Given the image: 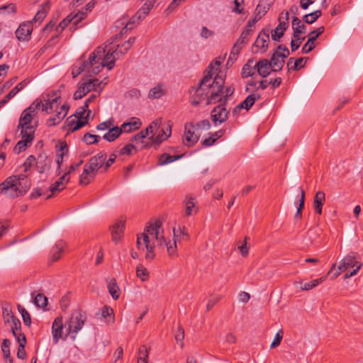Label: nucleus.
Masks as SVG:
<instances>
[{
  "mask_svg": "<svg viewBox=\"0 0 363 363\" xmlns=\"http://www.w3.org/2000/svg\"><path fill=\"white\" fill-rule=\"evenodd\" d=\"M178 235L174 230V244L172 245L169 242H167L164 236V230L162 223L160 220H156L153 223H149L145 228L144 232L137 235V248L138 250H147L145 259L147 261H152L155 257V248L157 247H166L169 256L177 255V242Z\"/></svg>",
  "mask_w": 363,
  "mask_h": 363,
  "instance_id": "f257e3e1",
  "label": "nucleus"
},
{
  "mask_svg": "<svg viewBox=\"0 0 363 363\" xmlns=\"http://www.w3.org/2000/svg\"><path fill=\"white\" fill-rule=\"evenodd\" d=\"M27 175L21 174L9 177L0 184V194H4L9 198H16L23 195L30 188L31 183L27 179Z\"/></svg>",
  "mask_w": 363,
  "mask_h": 363,
  "instance_id": "f03ea898",
  "label": "nucleus"
},
{
  "mask_svg": "<svg viewBox=\"0 0 363 363\" xmlns=\"http://www.w3.org/2000/svg\"><path fill=\"white\" fill-rule=\"evenodd\" d=\"M106 160V154L102 152L91 157L84 167L83 172L80 175L79 184L81 185H88L94 179L97 171L101 168L104 169Z\"/></svg>",
  "mask_w": 363,
  "mask_h": 363,
  "instance_id": "7ed1b4c3",
  "label": "nucleus"
},
{
  "mask_svg": "<svg viewBox=\"0 0 363 363\" xmlns=\"http://www.w3.org/2000/svg\"><path fill=\"white\" fill-rule=\"evenodd\" d=\"M99 49L102 50L103 52L100 57L96 56L93 69L89 71L90 74H98L104 67L111 70L115 65L116 57H118V51L115 48H109L106 53V48L101 46L98 47L94 51Z\"/></svg>",
  "mask_w": 363,
  "mask_h": 363,
  "instance_id": "20e7f679",
  "label": "nucleus"
},
{
  "mask_svg": "<svg viewBox=\"0 0 363 363\" xmlns=\"http://www.w3.org/2000/svg\"><path fill=\"white\" fill-rule=\"evenodd\" d=\"M211 128V123L208 120L205 119L194 124L187 123L184 125V133L182 137L183 143L186 146L191 147L196 144L200 138L199 130H208Z\"/></svg>",
  "mask_w": 363,
  "mask_h": 363,
  "instance_id": "39448f33",
  "label": "nucleus"
},
{
  "mask_svg": "<svg viewBox=\"0 0 363 363\" xmlns=\"http://www.w3.org/2000/svg\"><path fill=\"white\" fill-rule=\"evenodd\" d=\"M86 319V314L82 311L78 310L73 312L67 323V334L65 335L64 340L67 339L68 335H70L71 338L74 340L77 334L84 325Z\"/></svg>",
  "mask_w": 363,
  "mask_h": 363,
  "instance_id": "423d86ee",
  "label": "nucleus"
},
{
  "mask_svg": "<svg viewBox=\"0 0 363 363\" xmlns=\"http://www.w3.org/2000/svg\"><path fill=\"white\" fill-rule=\"evenodd\" d=\"M224 79L219 75L215 77L213 81L210 82L208 87V96L207 98V104H216L222 101L220 94L223 89Z\"/></svg>",
  "mask_w": 363,
  "mask_h": 363,
  "instance_id": "0eeeda50",
  "label": "nucleus"
},
{
  "mask_svg": "<svg viewBox=\"0 0 363 363\" xmlns=\"http://www.w3.org/2000/svg\"><path fill=\"white\" fill-rule=\"evenodd\" d=\"M41 100L36 99L33 104L22 113L19 118L18 129L20 128L32 127L30 123L37 113V110L40 108Z\"/></svg>",
  "mask_w": 363,
  "mask_h": 363,
  "instance_id": "6e6552de",
  "label": "nucleus"
},
{
  "mask_svg": "<svg viewBox=\"0 0 363 363\" xmlns=\"http://www.w3.org/2000/svg\"><path fill=\"white\" fill-rule=\"evenodd\" d=\"M101 81L98 79H93L79 83L77 90L74 94L73 98L74 100L81 99L91 91H97L98 88L101 86Z\"/></svg>",
  "mask_w": 363,
  "mask_h": 363,
  "instance_id": "1a4fd4ad",
  "label": "nucleus"
},
{
  "mask_svg": "<svg viewBox=\"0 0 363 363\" xmlns=\"http://www.w3.org/2000/svg\"><path fill=\"white\" fill-rule=\"evenodd\" d=\"M289 12H282L279 17V23L276 28L272 30V38L273 40L279 42L284 36V32L289 26Z\"/></svg>",
  "mask_w": 363,
  "mask_h": 363,
  "instance_id": "9d476101",
  "label": "nucleus"
},
{
  "mask_svg": "<svg viewBox=\"0 0 363 363\" xmlns=\"http://www.w3.org/2000/svg\"><path fill=\"white\" fill-rule=\"evenodd\" d=\"M102 50L101 49H99L98 50L96 51H94L92 52L89 57V60L87 61H84L81 66L79 67H75L73 69H72V74H73V77H77L78 75H79L82 72L85 71V70H87V72L89 73V71L90 70H92L93 69V67L94 65V62H95V59L96 57H97V55L98 56L100 57L101 55V53H102Z\"/></svg>",
  "mask_w": 363,
  "mask_h": 363,
  "instance_id": "9b49d317",
  "label": "nucleus"
},
{
  "mask_svg": "<svg viewBox=\"0 0 363 363\" xmlns=\"http://www.w3.org/2000/svg\"><path fill=\"white\" fill-rule=\"evenodd\" d=\"M269 42V31L262 30L258 35L255 42L252 45V52L255 53H264L267 50Z\"/></svg>",
  "mask_w": 363,
  "mask_h": 363,
  "instance_id": "f8f14e48",
  "label": "nucleus"
},
{
  "mask_svg": "<svg viewBox=\"0 0 363 363\" xmlns=\"http://www.w3.org/2000/svg\"><path fill=\"white\" fill-rule=\"evenodd\" d=\"M358 255L356 252H352L346 255L340 262L338 265V269L346 271L349 268L357 269L358 265H360V268L362 266V263L357 260Z\"/></svg>",
  "mask_w": 363,
  "mask_h": 363,
  "instance_id": "ddd939ff",
  "label": "nucleus"
},
{
  "mask_svg": "<svg viewBox=\"0 0 363 363\" xmlns=\"http://www.w3.org/2000/svg\"><path fill=\"white\" fill-rule=\"evenodd\" d=\"M208 84H206L203 82H200L199 87H197L194 94L191 96V104L194 106H196L201 104V102L206 98L208 96Z\"/></svg>",
  "mask_w": 363,
  "mask_h": 363,
  "instance_id": "4468645a",
  "label": "nucleus"
},
{
  "mask_svg": "<svg viewBox=\"0 0 363 363\" xmlns=\"http://www.w3.org/2000/svg\"><path fill=\"white\" fill-rule=\"evenodd\" d=\"M325 30L323 26H320L315 30H312L308 35V40L304 44L301 49V52L303 54H307L312 51L315 48V41Z\"/></svg>",
  "mask_w": 363,
  "mask_h": 363,
  "instance_id": "2eb2a0df",
  "label": "nucleus"
},
{
  "mask_svg": "<svg viewBox=\"0 0 363 363\" xmlns=\"http://www.w3.org/2000/svg\"><path fill=\"white\" fill-rule=\"evenodd\" d=\"M229 112L226 110L225 104H221L215 107L211 113V116L213 122L216 124L217 123H222L225 122Z\"/></svg>",
  "mask_w": 363,
  "mask_h": 363,
  "instance_id": "dca6fc26",
  "label": "nucleus"
},
{
  "mask_svg": "<svg viewBox=\"0 0 363 363\" xmlns=\"http://www.w3.org/2000/svg\"><path fill=\"white\" fill-rule=\"evenodd\" d=\"M63 328L64 325L62 317H57L54 320L52 325V340L54 344H57L60 338L64 340L65 337H63Z\"/></svg>",
  "mask_w": 363,
  "mask_h": 363,
  "instance_id": "f3484780",
  "label": "nucleus"
},
{
  "mask_svg": "<svg viewBox=\"0 0 363 363\" xmlns=\"http://www.w3.org/2000/svg\"><path fill=\"white\" fill-rule=\"evenodd\" d=\"M51 161L45 152L40 153L35 162V168L40 174L44 173L50 167Z\"/></svg>",
  "mask_w": 363,
  "mask_h": 363,
  "instance_id": "a211bd4d",
  "label": "nucleus"
},
{
  "mask_svg": "<svg viewBox=\"0 0 363 363\" xmlns=\"http://www.w3.org/2000/svg\"><path fill=\"white\" fill-rule=\"evenodd\" d=\"M65 123L64 128H66L68 133H73L87 124V120H78L72 116L67 118Z\"/></svg>",
  "mask_w": 363,
  "mask_h": 363,
  "instance_id": "6ab92c4d",
  "label": "nucleus"
},
{
  "mask_svg": "<svg viewBox=\"0 0 363 363\" xmlns=\"http://www.w3.org/2000/svg\"><path fill=\"white\" fill-rule=\"evenodd\" d=\"M33 26L30 22L21 23L16 30V36L18 40H28L32 33Z\"/></svg>",
  "mask_w": 363,
  "mask_h": 363,
  "instance_id": "aec40b11",
  "label": "nucleus"
},
{
  "mask_svg": "<svg viewBox=\"0 0 363 363\" xmlns=\"http://www.w3.org/2000/svg\"><path fill=\"white\" fill-rule=\"evenodd\" d=\"M257 73L262 77H268L272 72V66L269 63V60L262 59L255 64Z\"/></svg>",
  "mask_w": 363,
  "mask_h": 363,
  "instance_id": "412c9836",
  "label": "nucleus"
},
{
  "mask_svg": "<svg viewBox=\"0 0 363 363\" xmlns=\"http://www.w3.org/2000/svg\"><path fill=\"white\" fill-rule=\"evenodd\" d=\"M272 4V0H259L254 12L255 14H257V18H262L267 13Z\"/></svg>",
  "mask_w": 363,
  "mask_h": 363,
  "instance_id": "4be33fe9",
  "label": "nucleus"
},
{
  "mask_svg": "<svg viewBox=\"0 0 363 363\" xmlns=\"http://www.w3.org/2000/svg\"><path fill=\"white\" fill-rule=\"evenodd\" d=\"M325 201V194L323 191H318L313 199V206L316 213L322 214V208Z\"/></svg>",
  "mask_w": 363,
  "mask_h": 363,
  "instance_id": "5701e85b",
  "label": "nucleus"
},
{
  "mask_svg": "<svg viewBox=\"0 0 363 363\" xmlns=\"http://www.w3.org/2000/svg\"><path fill=\"white\" fill-rule=\"evenodd\" d=\"M269 62L272 66L273 72L281 71L285 62V61L284 60H281V57L279 55L278 50H275L273 52L271 59L269 60Z\"/></svg>",
  "mask_w": 363,
  "mask_h": 363,
  "instance_id": "b1692460",
  "label": "nucleus"
},
{
  "mask_svg": "<svg viewBox=\"0 0 363 363\" xmlns=\"http://www.w3.org/2000/svg\"><path fill=\"white\" fill-rule=\"evenodd\" d=\"M325 277H322L319 279L312 280L311 281L307 283H303V281H296L294 285L296 287H299L302 291H308L323 282L325 279Z\"/></svg>",
  "mask_w": 363,
  "mask_h": 363,
  "instance_id": "393cba45",
  "label": "nucleus"
},
{
  "mask_svg": "<svg viewBox=\"0 0 363 363\" xmlns=\"http://www.w3.org/2000/svg\"><path fill=\"white\" fill-rule=\"evenodd\" d=\"M159 128L160 123L157 121H153L145 130L140 131V133L143 135V138H145L149 137V140H150V143H152L154 135L159 130Z\"/></svg>",
  "mask_w": 363,
  "mask_h": 363,
  "instance_id": "a878e982",
  "label": "nucleus"
},
{
  "mask_svg": "<svg viewBox=\"0 0 363 363\" xmlns=\"http://www.w3.org/2000/svg\"><path fill=\"white\" fill-rule=\"evenodd\" d=\"M61 101L60 96H55L54 98H50L49 95H48V99H45V104H42L40 105V108L43 111L48 112L54 108V106H59Z\"/></svg>",
  "mask_w": 363,
  "mask_h": 363,
  "instance_id": "bb28decb",
  "label": "nucleus"
},
{
  "mask_svg": "<svg viewBox=\"0 0 363 363\" xmlns=\"http://www.w3.org/2000/svg\"><path fill=\"white\" fill-rule=\"evenodd\" d=\"M155 3V0H147L135 14V17H137L138 20L145 18L153 7Z\"/></svg>",
  "mask_w": 363,
  "mask_h": 363,
  "instance_id": "cd10ccee",
  "label": "nucleus"
},
{
  "mask_svg": "<svg viewBox=\"0 0 363 363\" xmlns=\"http://www.w3.org/2000/svg\"><path fill=\"white\" fill-rule=\"evenodd\" d=\"M292 28L294 30V37H298L301 34H304L306 33V26L301 23V21L296 16L293 17Z\"/></svg>",
  "mask_w": 363,
  "mask_h": 363,
  "instance_id": "c85d7f7f",
  "label": "nucleus"
},
{
  "mask_svg": "<svg viewBox=\"0 0 363 363\" xmlns=\"http://www.w3.org/2000/svg\"><path fill=\"white\" fill-rule=\"evenodd\" d=\"M124 228L125 223L123 221H119L113 226L111 234L113 240L115 242H118L121 240Z\"/></svg>",
  "mask_w": 363,
  "mask_h": 363,
  "instance_id": "c756f323",
  "label": "nucleus"
},
{
  "mask_svg": "<svg viewBox=\"0 0 363 363\" xmlns=\"http://www.w3.org/2000/svg\"><path fill=\"white\" fill-rule=\"evenodd\" d=\"M86 17V13L83 11H79L75 14L70 13L66 18L70 20V23L73 21L71 29L75 30L78 28V24Z\"/></svg>",
  "mask_w": 363,
  "mask_h": 363,
  "instance_id": "7c9ffc66",
  "label": "nucleus"
},
{
  "mask_svg": "<svg viewBox=\"0 0 363 363\" xmlns=\"http://www.w3.org/2000/svg\"><path fill=\"white\" fill-rule=\"evenodd\" d=\"M107 288L111 297L117 300L120 296V289L114 278L107 280Z\"/></svg>",
  "mask_w": 363,
  "mask_h": 363,
  "instance_id": "2f4dec72",
  "label": "nucleus"
},
{
  "mask_svg": "<svg viewBox=\"0 0 363 363\" xmlns=\"http://www.w3.org/2000/svg\"><path fill=\"white\" fill-rule=\"evenodd\" d=\"M121 133V128H119L118 126H113L103 135V138L108 142H113L116 140Z\"/></svg>",
  "mask_w": 363,
  "mask_h": 363,
  "instance_id": "473e14b6",
  "label": "nucleus"
},
{
  "mask_svg": "<svg viewBox=\"0 0 363 363\" xmlns=\"http://www.w3.org/2000/svg\"><path fill=\"white\" fill-rule=\"evenodd\" d=\"M65 247V243L62 241H58L51 250L50 259L52 262H55L60 258L61 253Z\"/></svg>",
  "mask_w": 363,
  "mask_h": 363,
  "instance_id": "72a5a7b5",
  "label": "nucleus"
},
{
  "mask_svg": "<svg viewBox=\"0 0 363 363\" xmlns=\"http://www.w3.org/2000/svg\"><path fill=\"white\" fill-rule=\"evenodd\" d=\"M253 60H249L246 64L244 65L242 69L241 75L242 78H247L252 77L255 74V69H256L255 65L253 66Z\"/></svg>",
  "mask_w": 363,
  "mask_h": 363,
  "instance_id": "f704fd0d",
  "label": "nucleus"
},
{
  "mask_svg": "<svg viewBox=\"0 0 363 363\" xmlns=\"http://www.w3.org/2000/svg\"><path fill=\"white\" fill-rule=\"evenodd\" d=\"M50 4L49 1H47L45 4H43L41 6V9L35 15L34 18H33V21L35 23L41 22L48 13L50 9Z\"/></svg>",
  "mask_w": 363,
  "mask_h": 363,
  "instance_id": "c9c22d12",
  "label": "nucleus"
},
{
  "mask_svg": "<svg viewBox=\"0 0 363 363\" xmlns=\"http://www.w3.org/2000/svg\"><path fill=\"white\" fill-rule=\"evenodd\" d=\"M260 97L258 94H250L240 105L242 108L248 111L254 105L256 100H259Z\"/></svg>",
  "mask_w": 363,
  "mask_h": 363,
  "instance_id": "e433bc0d",
  "label": "nucleus"
},
{
  "mask_svg": "<svg viewBox=\"0 0 363 363\" xmlns=\"http://www.w3.org/2000/svg\"><path fill=\"white\" fill-rule=\"evenodd\" d=\"M195 199L192 196H186L184 201L185 216L189 217L194 213V208L195 206Z\"/></svg>",
  "mask_w": 363,
  "mask_h": 363,
  "instance_id": "4c0bfd02",
  "label": "nucleus"
},
{
  "mask_svg": "<svg viewBox=\"0 0 363 363\" xmlns=\"http://www.w3.org/2000/svg\"><path fill=\"white\" fill-rule=\"evenodd\" d=\"M133 150H135V152L138 151L134 145L129 143L121 148H118V147L116 148L115 150V152L118 156H123V155L130 156L132 155V152Z\"/></svg>",
  "mask_w": 363,
  "mask_h": 363,
  "instance_id": "58836bf2",
  "label": "nucleus"
},
{
  "mask_svg": "<svg viewBox=\"0 0 363 363\" xmlns=\"http://www.w3.org/2000/svg\"><path fill=\"white\" fill-rule=\"evenodd\" d=\"M298 191L301 193V199L299 200V204H298V207L297 208V211L294 216V218L296 220H299L302 218V210L304 208L305 196H306L305 191L301 187H298Z\"/></svg>",
  "mask_w": 363,
  "mask_h": 363,
  "instance_id": "ea45409f",
  "label": "nucleus"
},
{
  "mask_svg": "<svg viewBox=\"0 0 363 363\" xmlns=\"http://www.w3.org/2000/svg\"><path fill=\"white\" fill-rule=\"evenodd\" d=\"M182 155L172 156V155H169V154L164 153L160 156L159 160H158V164L159 165H165V164L171 163L174 161L179 160L180 158H182Z\"/></svg>",
  "mask_w": 363,
  "mask_h": 363,
  "instance_id": "a19ab883",
  "label": "nucleus"
},
{
  "mask_svg": "<svg viewBox=\"0 0 363 363\" xmlns=\"http://www.w3.org/2000/svg\"><path fill=\"white\" fill-rule=\"evenodd\" d=\"M171 135V128L169 129V133H167L164 129L160 130L159 133L156 137L154 136L152 141L151 143L152 145H159L162 142L167 140Z\"/></svg>",
  "mask_w": 363,
  "mask_h": 363,
  "instance_id": "79ce46f5",
  "label": "nucleus"
},
{
  "mask_svg": "<svg viewBox=\"0 0 363 363\" xmlns=\"http://www.w3.org/2000/svg\"><path fill=\"white\" fill-rule=\"evenodd\" d=\"M91 113V111L88 109V107H84V105L77 108L75 113L73 116H74L78 120H85L88 121V118Z\"/></svg>",
  "mask_w": 363,
  "mask_h": 363,
  "instance_id": "37998d69",
  "label": "nucleus"
},
{
  "mask_svg": "<svg viewBox=\"0 0 363 363\" xmlns=\"http://www.w3.org/2000/svg\"><path fill=\"white\" fill-rule=\"evenodd\" d=\"M145 138H143V135L140 132L135 135L133 138H131V142H135L138 144H140V148H150L152 145L150 142H145Z\"/></svg>",
  "mask_w": 363,
  "mask_h": 363,
  "instance_id": "c03bdc74",
  "label": "nucleus"
},
{
  "mask_svg": "<svg viewBox=\"0 0 363 363\" xmlns=\"http://www.w3.org/2000/svg\"><path fill=\"white\" fill-rule=\"evenodd\" d=\"M149 350L146 345H141L138 350V363H147Z\"/></svg>",
  "mask_w": 363,
  "mask_h": 363,
  "instance_id": "a18cd8bd",
  "label": "nucleus"
},
{
  "mask_svg": "<svg viewBox=\"0 0 363 363\" xmlns=\"http://www.w3.org/2000/svg\"><path fill=\"white\" fill-rule=\"evenodd\" d=\"M136 276L142 281H146L150 277V274L147 269L143 264H138L136 267Z\"/></svg>",
  "mask_w": 363,
  "mask_h": 363,
  "instance_id": "49530a36",
  "label": "nucleus"
},
{
  "mask_svg": "<svg viewBox=\"0 0 363 363\" xmlns=\"http://www.w3.org/2000/svg\"><path fill=\"white\" fill-rule=\"evenodd\" d=\"M66 116V113H62V111H58L57 114L48 119L47 125L49 127L56 125L59 124L62 119Z\"/></svg>",
  "mask_w": 363,
  "mask_h": 363,
  "instance_id": "de8ad7c7",
  "label": "nucleus"
},
{
  "mask_svg": "<svg viewBox=\"0 0 363 363\" xmlns=\"http://www.w3.org/2000/svg\"><path fill=\"white\" fill-rule=\"evenodd\" d=\"M214 69L215 67L213 62H211L206 69L204 72V76L201 82L209 85L210 82H211V79L213 74Z\"/></svg>",
  "mask_w": 363,
  "mask_h": 363,
  "instance_id": "09e8293b",
  "label": "nucleus"
},
{
  "mask_svg": "<svg viewBox=\"0 0 363 363\" xmlns=\"http://www.w3.org/2000/svg\"><path fill=\"white\" fill-rule=\"evenodd\" d=\"M322 15L320 10H316L303 16V21L308 24L313 23Z\"/></svg>",
  "mask_w": 363,
  "mask_h": 363,
  "instance_id": "8fccbe9b",
  "label": "nucleus"
},
{
  "mask_svg": "<svg viewBox=\"0 0 363 363\" xmlns=\"http://www.w3.org/2000/svg\"><path fill=\"white\" fill-rule=\"evenodd\" d=\"M10 345L11 342L8 339H4L1 345V350L5 359H9L8 363H13V359L10 357Z\"/></svg>",
  "mask_w": 363,
  "mask_h": 363,
  "instance_id": "3c124183",
  "label": "nucleus"
},
{
  "mask_svg": "<svg viewBox=\"0 0 363 363\" xmlns=\"http://www.w3.org/2000/svg\"><path fill=\"white\" fill-rule=\"evenodd\" d=\"M320 230L318 228H313L308 230L307 233V238L309 240V244L313 245L316 242L317 238L320 235Z\"/></svg>",
  "mask_w": 363,
  "mask_h": 363,
  "instance_id": "603ef678",
  "label": "nucleus"
},
{
  "mask_svg": "<svg viewBox=\"0 0 363 363\" xmlns=\"http://www.w3.org/2000/svg\"><path fill=\"white\" fill-rule=\"evenodd\" d=\"M101 315L104 318H108V323H113L114 321L113 310L107 306H105L101 309Z\"/></svg>",
  "mask_w": 363,
  "mask_h": 363,
  "instance_id": "864d4df0",
  "label": "nucleus"
},
{
  "mask_svg": "<svg viewBox=\"0 0 363 363\" xmlns=\"http://www.w3.org/2000/svg\"><path fill=\"white\" fill-rule=\"evenodd\" d=\"M18 309L22 316L24 324L26 326L30 327L31 325V318L30 313L25 308L20 305L18 306Z\"/></svg>",
  "mask_w": 363,
  "mask_h": 363,
  "instance_id": "5fc2aeb1",
  "label": "nucleus"
},
{
  "mask_svg": "<svg viewBox=\"0 0 363 363\" xmlns=\"http://www.w3.org/2000/svg\"><path fill=\"white\" fill-rule=\"evenodd\" d=\"M164 94V91L161 86L157 85L150 90L148 97L150 99H159Z\"/></svg>",
  "mask_w": 363,
  "mask_h": 363,
  "instance_id": "6e6d98bb",
  "label": "nucleus"
},
{
  "mask_svg": "<svg viewBox=\"0 0 363 363\" xmlns=\"http://www.w3.org/2000/svg\"><path fill=\"white\" fill-rule=\"evenodd\" d=\"M35 305L38 308H44L48 305V298L42 294H37L33 299Z\"/></svg>",
  "mask_w": 363,
  "mask_h": 363,
  "instance_id": "4d7b16f0",
  "label": "nucleus"
},
{
  "mask_svg": "<svg viewBox=\"0 0 363 363\" xmlns=\"http://www.w3.org/2000/svg\"><path fill=\"white\" fill-rule=\"evenodd\" d=\"M252 33V28H247L245 30H243L242 32L240 38L238 39L236 43L239 44L241 46L246 44L249 40L248 37Z\"/></svg>",
  "mask_w": 363,
  "mask_h": 363,
  "instance_id": "13d9d810",
  "label": "nucleus"
},
{
  "mask_svg": "<svg viewBox=\"0 0 363 363\" xmlns=\"http://www.w3.org/2000/svg\"><path fill=\"white\" fill-rule=\"evenodd\" d=\"M65 188V185H64L63 184H61L60 182H59L58 181H56L53 184H52L50 186V191L52 193V194L49 195L47 196V199H50L52 195H54L55 193H58V192H60L61 191H62Z\"/></svg>",
  "mask_w": 363,
  "mask_h": 363,
  "instance_id": "bf43d9fd",
  "label": "nucleus"
},
{
  "mask_svg": "<svg viewBox=\"0 0 363 363\" xmlns=\"http://www.w3.org/2000/svg\"><path fill=\"white\" fill-rule=\"evenodd\" d=\"M100 140V137L96 135H93L89 133H86L84 135L82 140L87 145L96 144Z\"/></svg>",
  "mask_w": 363,
  "mask_h": 363,
  "instance_id": "052dcab7",
  "label": "nucleus"
},
{
  "mask_svg": "<svg viewBox=\"0 0 363 363\" xmlns=\"http://www.w3.org/2000/svg\"><path fill=\"white\" fill-rule=\"evenodd\" d=\"M11 318L12 321L11 332L13 336H16L17 333L21 332V323L19 319L13 315H11Z\"/></svg>",
  "mask_w": 363,
  "mask_h": 363,
  "instance_id": "680f3d73",
  "label": "nucleus"
},
{
  "mask_svg": "<svg viewBox=\"0 0 363 363\" xmlns=\"http://www.w3.org/2000/svg\"><path fill=\"white\" fill-rule=\"evenodd\" d=\"M21 129V135L23 138H26L29 140H34L35 129L33 127L20 128Z\"/></svg>",
  "mask_w": 363,
  "mask_h": 363,
  "instance_id": "e2e57ef3",
  "label": "nucleus"
},
{
  "mask_svg": "<svg viewBox=\"0 0 363 363\" xmlns=\"http://www.w3.org/2000/svg\"><path fill=\"white\" fill-rule=\"evenodd\" d=\"M18 94L17 88H13L10 92L6 94L4 98L0 101V108L6 104L9 100L14 97Z\"/></svg>",
  "mask_w": 363,
  "mask_h": 363,
  "instance_id": "0e129e2a",
  "label": "nucleus"
},
{
  "mask_svg": "<svg viewBox=\"0 0 363 363\" xmlns=\"http://www.w3.org/2000/svg\"><path fill=\"white\" fill-rule=\"evenodd\" d=\"M35 160L36 157L34 155H30L27 157L23 164L25 172H27L30 169V167L35 164Z\"/></svg>",
  "mask_w": 363,
  "mask_h": 363,
  "instance_id": "69168bd1",
  "label": "nucleus"
},
{
  "mask_svg": "<svg viewBox=\"0 0 363 363\" xmlns=\"http://www.w3.org/2000/svg\"><path fill=\"white\" fill-rule=\"evenodd\" d=\"M282 338H283V331H282V330H279L275 335L274 340L272 342L271 346H270L271 348H274V347H278L280 345Z\"/></svg>",
  "mask_w": 363,
  "mask_h": 363,
  "instance_id": "338daca9",
  "label": "nucleus"
},
{
  "mask_svg": "<svg viewBox=\"0 0 363 363\" xmlns=\"http://www.w3.org/2000/svg\"><path fill=\"white\" fill-rule=\"evenodd\" d=\"M295 40H291V49L292 52L296 51L298 49L302 42L304 40L305 38H301L300 35L298 37H294Z\"/></svg>",
  "mask_w": 363,
  "mask_h": 363,
  "instance_id": "774afa93",
  "label": "nucleus"
}]
</instances>
